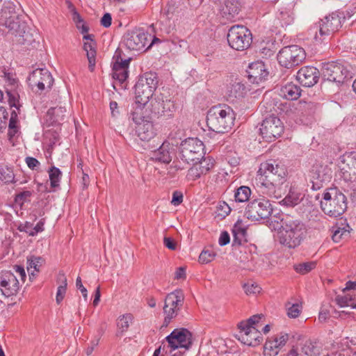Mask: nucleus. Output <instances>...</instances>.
Returning <instances> with one entry per match:
<instances>
[{"instance_id": "37998d69", "label": "nucleus", "mask_w": 356, "mask_h": 356, "mask_svg": "<svg viewBox=\"0 0 356 356\" xmlns=\"http://www.w3.org/2000/svg\"><path fill=\"white\" fill-rule=\"evenodd\" d=\"M287 315L289 318H297L301 313L302 306L298 303L286 304Z\"/></svg>"}, {"instance_id": "ddd939ff", "label": "nucleus", "mask_w": 356, "mask_h": 356, "mask_svg": "<svg viewBox=\"0 0 356 356\" xmlns=\"http://www.w3.org/2000/svg\"><path fill=\"white\" fill-rule=\"evenodd\" d=\"M259 130L263 138L271 142L281 136L284 131V125L280 119L273 113L265 118Z\"/></svg>"}, {"instance_id": "2f4dec72", "label": "nucleus", "mask_w": 356, "mask_h": 356, "mask_svg": "<svg viewBox=\"0 0 356 356\" xmlns=\"http://www.w3.org/2000/svg\"><path fill=\"white\" fill-rule=\"evenodd\" d=\"M134 317L131 314H123L118 318L117 327L118 331L116 336L121 337L125 332H127L133 322Z\"/></svg>"}, {"instance_id": "393cba45", "label": "nucleus", "mask_w": 356, "mask_h": 356, "mask_svg": "<svg viewBox=\"0 0 356 356\" xmlns=\"http://www.w3.org/2000/svg\"><path fill=\"white\" fill-rule=\"evenodd\" d=\"M147 85L142 82L137 81L135 85V99L137 106H145L149 101V98L152 97L154 90L148 88Z\"/></svg>"}, {"instance_id": "c03bdc74", "label": "nucleus", "mask_w": 356, "mask_h": 356, "mask_svg": "<svg viewBox=\"0 0 356 356\" xmlns=\"http://www.w3.org/2000/svg\"><path fill=\"white\" fill-rule=\"evenodd\" d=\"M316 264L315 261L302 263L296 266L295 270L298 273L305 275L314 269L316 267Z\"/></svg>"}, {"instance_id": "5701e85b", "label": "nucleus", "mask_w": 356, "mask_h": 356, "mask_svg": "<svg viewBox=\"0 0 356 356\" xmlns=\"http://www.w3.org/2000/svg\"><path fill=\"white\" fill-rule=\"evenodd\" d=\"M319 79V71L312 66H305L300 68L297 73V79L305 87H312Z\"/></svg>"}, {"instance_id": "0e129e2a", "label": "nucleus", "mask_w": 356, "mask_h": 356, "mask_svg": "<svg viewBox=\"0 0 356 356\" xmlns=\"http://www.w3.org/2000/svg\"><path fill=\"white\" fill-rule=\"evenodd\" d=\"M230 241V238H229V234H228L227 232L225 231V232H222L220 236V238H219V244L221 245V246H223V245H226L227 244H228Z\"/></svg>"}, {"instance_id": "f03ea898", "label": "nucleus", "mask_w": 356, "mask_h": 356, "mask_svg": "<svg viewBox=\"0 0 356 356\" xmlns=\"http://www.w3.org/2000/svg\"><path fill=\"white\" fill-rule=\"evenodd\" d=\"M0 24L8 29V33L15 37L13 40L19 44L30 46L35 40L26 23L19 19L13 3H8L1 8Z\"/></svg>"}, {"instance_id": "2eb2a0df", "label": "nucleus", "mask_w": 356, "mask_h": 356, "mask_svg": "<svg viewBox=\"0 0 356 356\" xmlns=\"http://www.w3.org/2000/svg\"><path fill=\"white\" fill-rule=\"evenodd\" d=\"M165 339L172 350L179 348L188 350L192 344V334L186 328H177L166 337Z\"/></svg>"}, {"instance_id": "f704fd0d", "label": "nucleus", "mask_w": 356, "mask_h": 356, "mask_svg": "<svg viewBox=\"0 0 356 356\" xmlns=\"http://www.w3.org/2000/svg\"><path fill=\"white\" fill-rule=\"evenodd\" d=\"M60 285L58 287L56 300L58 304H60L63 300L66 290H67V278L63 273H59Z\"/></svg>"}, {"instance_id": "680f3d73", "label": "nucleus", "mask_w": 356, "mask_h": 356, "mask_svg": "<svg viewBox=\"0 0 356 356\" xmlns=\"http://www.w3.org/2000/svg\"><path fill=\"white\" fill-rule=\"evenodd\" d=\"M76 286L78 289H79L84 298L85 300H87L88 298V293L87 289L83 286L81 279L80 277H78L76 280Z\"/></svg>"}, {"instance_id": "13d9d810", "label": "nucleus", "mask_w": 356, "mask_h": 356, "mask_svg": "<svg viewBox=\"0 0 356 356\" xmlns=\"http://www.w3.org/2000/svg\"><path fill=\"white\" fill-rule=\"evenodd\" d=\"M4 77L8 85L11 87L10 90L15 89L17 86L18 81L14 78L12 74L10 73H5Z\"/></svg>"}, {"instance_id": "4c0bfd02", "label": "nucleus", "mask_w": 356, "mask_h": 356, "mask_svg": "<svg viewBox=\"0 0 356 356\" xmlns=\"http://www.w3.org/2000/svg\"><path fill=\"white\" fill-rule=\"evenodd\" d=\"M49 177L50 179L51 186L56 188L59 186V183L61 179L62 173L59 168L56 167H51L49 171Z\"/></svg>"}, {"instance_id": "bb28decb", "label": "nucleus", "mask_w": 356, "mask_h": 356, "mask_svg": "<svg viewBox=\"0 0 356 356\" xmlns=\"http://www.w3.org/2000/svg\"><path fill=\"white\" fill-rule=\"evenodd\" d=\"M300 87L293 83H287L280 88V95L289 100H296L300 96Z\"/></svg>"}, {"instance_id": "8fccbe9b", "label": "nucleus", "mask_w": 356, "mask_h": 356, "mask_svg": "<svg viewBox=\"0 0 356 356\" xmlns=\"http://www.w3.org/2000/svg\"><path fill=\"white\" fill-rule=\"evenodd\" d=\"M246 234V230L240 227H234L233 229V244L234 245H241L242 240L245 238Z\"/></svg>"}, {"instance_id": "69168bd1", "label": "nucleus", "mask_w": 356, "mask_h": 356, "mask_svg": "<svg viewBox=\"0 0 356 356\" xmlns=\"http://www.w3.org/2000/svg\"><path fill=\"white\" fill-rule=\"evenodd\" d=\"M273 340H275V341H277L278 346H280L281 348H282L289 340V335L287 334L282 333L279 337H276Z\"/></svg>"}, {"instance_id": "473e14b6", "label": "nucleus", "mask_w": 356, "mask_h": 356, "mask_svg": "<svg viewBox=\"0 0 356 356\" xmlns=\"http://www.w3.org/2000/svg\"><path fill=\"white\" fill-rule=\"evenodd\" d=\"M96 43L95 41H86L83 44V49L86 51L87 58L89 63V69L93 71L95 65V50Z\"/></svg>"}, {"instance_id": "0eeeda50", "label": "nucleus", "mask_w": 356, "mask_h": 356, "mask_svg": "<svg viewBox=\"0 0 356 356\" xmlns=\"http://www.w3.org/2000/svg\"><path fill=\"white\" fill-rule=\"evenodd\" d=\"M204 146L197 138H189L181 143L179 157L187 163L197 162L204 158Z\"/></svg>"}, {"instance_id": "7c9ffc66", "label": "nucleus", "mask_w": 356, "mask_h": 356, "mask_svg": "<svg viewBox=\"0 0 356 356\" xmlns=\"http://www.w3.org/2000/svg\"><path fill=\"white\" fill-rule=\"evenodd\" d=\"M246 94L245 86L239 82L232 84L227 90V96L231 101L243 98Z\"/></svg>"}, {"instance_id": "79ce46f5", "label": "nucleus", "mask_w": 356, "mask_h": 356, "mask_svg": "<svg viewBox=\"0 0 356 356\" xmlns=\"http://www.w3.org/2000/svg\"><path fill=\"white\" fill-rule=\"evenodd\" d=\"M353 300V296L350 294L337 295L335 298L337 304L341 307H351V305H355V304H350V302Z\"/></svg>"}, {"instance_id": "9d476101", "label": "nucleus", "mask_w": 356, "mask_h": 356, "mask_svg": "<svg viewBox=\"0 0 356 356\" xmlns=\"http://www.w3.org/2000/svg\"><path fill=\"white\" fill-rule=\"evenodd\" d=\"M273 209L270 202L264 198L250 201L245 207L244 216L249 220H259L268 218Z\"/></svg>"}, {"instance_id": "e433bc0d", "label": "nucleus", "mask_w": 356, "mask_h": 356, "mask_svg": "<svg viewBox=\"0 0 356 356\" xmlns=\"http://www.w3.org/2000/svg\"><path fill=\"white\" fill-rule=\"evenodd\" d=\"M281 348L277 341L273 339L268 340L264 345V355L266 356H276Z\"/></svg>"}, {"instance_id": "a19ab883", "label": "nucleus", "mask_w": 356, "mask_h": 356, "mask_svg": "<svg viewBox=\"0 0 356 356\" xmlns=\"http://www.w3.org/2000/svg\"><path fill=\"white\" fill-rule=\"evenodd\" d=\"M139 82H142L143 83H145L152 90H155L157 86L158 81L156 80V75L152 73H146L143 76H141L138 81Z\"/></svg>"}, {"instance_id": "09e8293b", "label": "nucleus", "mask_w": 356, "mask_h": 356, "mask_svg": "<svg viewBox=\"0 0 356 356\" xmlns=\"http://www.w3.org/2000/svg\"><path fill=\"white\" fill-rule=\"evenodd\" d=\"M216 255L212 250H203L200 254L199 261L202 264H208L215 258Z\"/></svg>"}, {"instance_id": "ea45409f", "label": "nucleus", "mask_w": 356, "mask_h": 356, "mask_svg": "<svg viewBox=\"0 0 356 356\" xmlns=\"http://www.w3.org/2000/svg\"><path fill=\"white\" fill-rule=\"evenodd\" d=\"M66 113L67 109L65 106L51 108L48 111V114L54 116L53 121L55 122H59V121L63 120Z\"/></svg>"}, {"instance_id": "a211bd4d", "label": "nucleus", "mask_w": 356, "mask_h": 356, "mask_svg": "<svg viewBox=\"0 0 356 356\" xmlns=\"http://www.w3.org/2000/svg\"><path fill=\"white\" fill-rule=\"evenodd\" d=\"M19 289V281L17 275L10 270L0 273V290L6 296L16 295Z\"/></svg>"}, {"instance_id": "cd10ccee", "label": "nucleus", "mask_w": 356, "mask_h": 356, "mask_svg": "<svg viewBox=\"0 0 356 356\" xmlns=\"http://www.w3.org/2000/svg\"><path fill=\"white\" fill-rule=\"evenodd\" d=\"M239 12V3L237 0H225L221 9L222 17L232 20Z\"/></svg>"}, {"instance_id": "39448f33", "label": "nucleus", "mask_w": 356, "mask_h": 356, "mask_svg": "<svg viewBox=\"0 0 356 356\" xmlns=\"http://www.w3.org/2000/svg\"><path fill=\"white\" fill-rule=\"evenodd\" d=\"M321 207L325 214L331 217H339L347 209L346 197L337 188H330L323 193Z\"/></svg>"}, {"instance_id": "f8f14e48", "label": "nucleus", "mask_w": 356, "mask_h": 356, "mask_svg": "<svg viewBox=\"0 0 356 356\" xmlns=\"http://www.w3.org/2000/svg\"><path fill=\"white\" fill-rule=\"evenodd\" d=\"M152 113L162 120H168L174 115L175 104L163 94L155 95L150 102Z\"/></svg>"}, {"instance_id": "6e6d98bb", "label": "nucleus", "mask_w": 356, "mask_h": 356, "mask_svg": "<svg viewBox=\"0 0 356 356\" xmlns=\"http://www.w3.org/2000/svg\"><path fill=\"white\" fill-rule=\"evenodd\" d=\"M100 337H101V334H99L98 337H97L95 339L92 340L90 343V344L88 345V346L87 347V348L86 349V354L89 356L90 355L93 350H94V348L98 346L99 344V340H100Z\"/></svg>"}, {"instance_id": "58836bf2", "label": "nucleus", "mask_w": 356, "mask_h": 356, "mask_svg": "<svg viewBox=\"0 0 356 356\" xmlns=\"http://www.w3.org/2000/svg\"><path fill=\"white\" fill-rule=\"evenodd\" d=\"M275 106V101L267 95H265L259 105V108L261 112L266 113H272L276 111Z\"/></svg>"}, {"instance_id": "dca6fc26", "label": "nucleus", "mask_w": 356, "mask_h": 356, "mask_svg": "<svg viewBox=\"0 0 356 356\" xmlns=\"http://www.w3.org/2000/svg\"><path fill=\"white\" fill-rule=\"evenodd\" d=\"M28 81L32 89L37 87L38 90L42 91L51 87L54 79L47 69H36L29 75Z\"/></svg>"}, {"instance_id": "a18cd8bd", "label": "nucleus", "mask_w": 356, "mask_h": 356, "mask_svg": "<svg viewBox=\"0 0 356 356\" xmlns=\"http://www.w3.org/2000/svg\"><path fill=\"white\" fill-rule=\"evenodd\" d=\"M14 179V173L10 168H0V180L5 183H10Z\"/></svg>"}, {"instance_id": "6ab92c4d", "label": "nucleus", "mask_w": 356, "mask_h": 356, "mask_svg": "<svg viewBox=\"0 0 356 356\" xmlns=\"http://www.w3.org/2000/svg\"><path fill=\"white\" fill-rule=\"evenodd\" d=\"M310 181L312 184V188L317 191L323 187L324 183L329 182L332 178V172L326 166H313L309 172Z\"/></svg>"}, {"instance_id": "1a4fd4ad", "label": "nucleus", "mask_w": 356, "mask_h": 356, "mask_svg": "<svg viewBox=\"0 0 356 356\" xmlns=\"http://www.w3.org/2000/svg\"><path fill=\"white\" fill-rule=\"evenodd\" d=\"M306 57L305 50L297 46L291 45L283 47L277 54V60L280 65L291 68L300 65Z\"/></svg>"}, {"instance_id": "aec40b11", "label": "nucleus", "mask_w": 356, "mask_h": 356, "mask_svg": "<svg viewBox=\"0 0 356 356\" xmlns=\"http://www.w3.org/2000/svg\"><path fill=\"white\" fill-rule=\"evenodd\" d=\"M148 35L141 30H135L128 32L124 35L125 46L132 51L143 50L147 42Z\"/></svg>"}, {"instance_id": "f257e3e1", "label": "nucleus", "mask_w": 356, "mask_h": 356, "mask_svg": "<svg viewBox=\"0 0 356 356\" xmlns=\"http://www.w3.org/2000/svg\"><path fill=\"white\" fill-rule=\"evenodd\" d=\"M287 170L284 165L275 160H268L260 164L255 184L270 195L280 196L288 187Z\"/></svg>"}, {"instance_id": "7ed1b4c3", "label": "nucleus", "mask_w": 356, "mask_h": 356, "mask_svg": "<svg viewBox=\"0 0 356 356\" xmlns=\"http://www.w3.org/2000/svg\"><path fill=\"white\" fill-rule=\"evenodd\" d=\"M280 223L277 233L280 243L289 248L300 245L306 236L304 223L290 216L282 218Z\"/></svg>"}, {"instance_id": "c85d7f7f", "label": "nucleus", "mask_w": 356, "mask_h": 356, "mask_svg": "<svg viewBox=\"0 0 356 356\" xmlns=\"http://www.w3.org/2000/svg\"><path fill=\"white\" fill-rule=\"evenodd\" d=\"M152 159L164 163H170L172 156L169 152V145L163 143L159 149L153 152Z\"/></svg>"}, {"instance_id": "c756f323", "label": "nucleus", "mask_w": 356, "mask_h": 356, "mask_svg": "<svg viewBox=\"0 0 356 356\" xmlns=\"http://www.w3.org/2000/svg\"><path fill=\"white\" fill-rule=\"evenodd\" d=\"M302 199V195L299 190L291 187L287 195L281 201L282 204L287 207H294L297 205Z\"/></svg>"}, {"instance_id": "20e7f679", "label": "nucleus", "mask_w": 356, "mask_h": 356, "mask_svg": "<svg viewBox=\"0 0 356 356\" xmlns=\"http://www.w3.org/2000/svg\"><path fill=\"white\" fill-rule=\"evenodd\" d=\"M234 120L235 113L233 109L226 104L211 107L207 115V126L216 133L228 132L234 125Z\"/></svg>"}, {"instance_id": "4468645a", "label": "nucleus", "mask_w": 356, "mask_h": 356, "mask_svg": "<svg viewBox=\"0 0 356 356\" xmlns=\"http://www.w3.org/2000/svg\"><path fill=\"white\" fill-rule=\"evenodd\" d=\"M113 78L117 81L122 88H125L126 81L129 76V66L131 59H122L120 51H116L113 57Z\"/></svg>"}, {"instance_id": "423d86ee", "label": "nucleus", "mask_w": 356, "mask_h": 356, "mask_svg": "<svg viewBox=\"0 0 356 356\" xmlns=\"http://www.w3.org/2000/svg\"><path fill=\"white\" fill-rule=\"evenodd\" d=\"M131 118L136 124V133L141 140L149 141L156 136L153 123L149 116L144 115L143 107L136 106L131 113Z\"/></svg>"}, {"instance_id": "a878e982", "label": "nucleus", "mask_w": 356, "mask_h": 356, "mask_svg": "<svg viewBox=\"0 0 356 356\" xmlns=\"http://www.w3.org/2000/svg\"><path fill=\"white\" fill-rule=\"evenodd\" d=\"M193 166L189 170V175L194 179L200 178L202 175L207 173L213 166L209 159L203 158L192 163Z\"/></svg>"}, {"instance_id": "052dcab7", "label": "nucleus", "mask_w": 356, "mask_h": 356, "mask_svg": "<svg viewBox=\"0 0 356 356\" xmlns=\"http://www.w3.org/2000/svg\"><path fill=\"white\" fill-rule=\"evenodd\" d=\"M13 270L15 273L20 277L21 281L24 282L26 277L24 267L16 265L13 266Z\"/></svg>"}, {"instance_id": "3c124183", "label": "nucleus", "mask_w": 356, "mask_h": 356, "mask_svg": "<svg viewBox=\"0 0 356 356\" xmlns=\"http://www.w3.org/2000/svg\"><path fill=\"white\" fill-rule=\"evenodd\" d=\"M243 289L248 295L257 294L261 291V288L256 283L248 282L244 284Z\"/></svg>"}, {"instance_id": "774afa93", "label": "nucleus", "mask_w": 356, "mask_h": 356, "mask_svg": "<svg viewBox=\"0 0 356 356\" xmlns=\"http://www.w3.org/2000/svg\"><path fill=\"white\" fill-rule=\"evenodd\" d=\"M164 245L170 250H175L177 248L176 242L170 237H165L163 239Z\"/></svg>"}, {"instance_id": "864d4df0", "label": "nucleus", "mask_w": 356, "mask_h": 356, "mask_svg": "<svg viewBox=\"0 0 356 356\" xmlns=\"http://www.w3.org/2000/svg\"><path fill=\"white\" fill-rule=\"evenodd\" d=\"M32 193L29 191H24L16 195L15 201L19 204H23L25 202L29 200Z\"/></svg>"}, {"instance_id": "f3484780", "label": "nucleus", "mask_w": 356, "mask_h": 356, "mask_svg": "<svg viewBox=\"0 0 356 356\" xmlns=\"http://www.w3.org/2000/svg\"><path fill=\"white\" fill-rule=\"evenodd\" d=\"M348 71L340 63L330 62L323 64L321 74L324 79L331 82L343 83Z\"/></svg>"}, {"instance_id": "4be33fe9", "label": "nucleus", "mask_w": 356, "mask_h": 356, "mask_svg": "<svg viewBox=\"0 0 356 356\" xmlns=\"http://www.w3.org/2000/svg\"><path fill=\"white\" fill-rule=\"evenodd\" d=\"M240 331L238 339L243 343L249 346H257L261 341L262 336L257 327H238Z\"/></svg>"}, {"instance_id": "4d7b16f0", "label": "nucleus", "mask_w": 356, "mask_h": 356, "mask_svg": "<svg viewBox=\"0 0 356 356\" xmlns=\"http://www.w3.org/2000/svg\"><path fill=\"white\" fill-rule=\"evenodd\" d=\"M183 202V194L180 191H175L172 193L171 204L174 206L179 205Z\"/></svg>"}, {"instance_id": "72a5a7b5", "label": "nucleus", "mask_w": 356, "mask_h": 356, "mask_svg": "<svg viewBox=\"0 0 356 356\" xmlns=\"http://www.w3.org/2000/svg\"><path fill=\"white\" fill-rule=\"evenodd\" d=\"M277 18L282 26H288L293 21V17L290 9L282 8L277 13Z\"/></svg>"}, {"instance_id": "de8ad7c7", "label": "nucleus", "mask_w": 356, "mask_h": 356, "mask_svg": "<svg viewBox=\"0 0 356 356\" xmlns=\"http://www.w3.org/2000/svg\"><path fill=\"white\" fill-rule=\"evenodd\" d=\"M264 318L262 314L254 315L246 321H242L238 324V327H244L245 325L247 327H256L257 323Z\"/></svg>"}, {"instance_id": "e2e57ef3", "label": "nucleus", "mask_w": 356, "mask_h": 356, "mask_svg": "<svg viewBox=\"0 0 356 356\" xmlns=\"http://www.w3.org/2000/svg\"><path fill=\"white\" fill-rule=\"evenodd\" d=\"M112 17L110 13H105L101 19V25L108 28L111 25Z\"/></svg>"}, {"instance_id": "49530a36", "label": "nucleus", "mask_w": 356, "mask_h": 356, "mask_svg": "<svg viewBox=\"0 0 356 356\" xmlns=\"http://www.w3.org/2000/svg\"><path fill=\"white\" fill-rule=\"evenodd\" d=\"M44 259L40 257H31L27 259V269L29 270L31 268H33L35 271H39V267L42 265Z\"/></svg>"}, {"instance_id": "5fc2aeb1", "label": "nucleus", "mask_w": 356, "mask_h": 356, "mask_svg": "<svg viewBox=\"0 0 356 356\" xmlns=\"http://www.w3.org/2000/svg\"><path fill=\"white\" fill-rule=\"evenodd\" d=\"M8 113L4 107H0V131L6 128Z\"/></svg>"}, {"instance_id": "b1692460", "label": "nucleus", "mask_w": 356, "mask_h": 356, "mask_svg": "<svg viewBox=\"0 0 356 356\" xmlns=\"http://www.w3.org/2000/svg\"><path fill=\"white\" fill-rule=\"evenodd\" d=\"M248 78L250 82L259 84L265 81L268 75L263 62L252 63L247 70Z\"/></svg>"}, {"instance_id": "9b49d317", "label": "nucleus", "mask_w": 356, "mask_h": 356, "mask_svg": "<svg viewBox=\"0 0 356 356\" xmlns=\"http://www.w3.org/2000/svg\"><path fill=\"white\" fill-rule=\"evenodd\" d=\"M184 301V296L181 290H175L166 296L163 306L164 323L165 325H168L170 321L177 316Z\"/></svg>"}, {"instance_id": "6e6552de", "label": "nucleus", "mask_w": 356, "mask_h": 356, "mask_svg": "<svg viewBox=\"0 0 356 356\" xmlns=\"http://www.w3.org/2000/svg\"><path fill=\"white\" fill-rule=\"evenodd\" d=\"M227 41L232 49L243 51L250 47L252 42V34L245 26L235 25L229 30Z\"/></svg>"}, {"instance_id": "412c9836", "label": "nucleus", "mask_w": 356, "mask_h": 356, "mask_svg": "<svg viewBox=\"0 0 356 356\" xmlns=\"http://www.w3.org/2000/svg\"><path fill=\"white\" fill-rule=\"evenodd\" d=\"M341 20L339 16L332 15L325 17L324 19L314 26V29L318 30L321 37L328 36L337 31L341 28Z\"/></svg>"}, {"instance_id": "603ef678", "label": "nucleus", "mask_w": 356, "mask_h": 356, "mask_svg": "<svg viewBox=\"0 0 356 356\" xmlns=\"http://www.w3.org/2000/svg\"><path fill=\"white\" fill-rule=\"evenodd\" d=\"M301 353L307 356H312L315 354V347L310 341H307L301 348Z\"/></svg>"}, {"instance_id": "c9c22d12", "label": "nucleus", "mask_w": 356, "mask_h": 356, "mask_svg": "<svg viewBox=\"0 0 356 356\" xmlns=\"http://www.w3.org/2000/svg\"><path fill=\"white\" fill-rule=\"evenodd\" d=\"M250 195V188L245 186H241L236 189L234 193V198L236 202H245L249 200Z\"/></svg>"}, {"instance_id": "bf43d9fd", "label": "nucleus", "mask_w": 356, "mask_h": 356, "mask_svg": "<svg viewBox=\"0 0 356 356\" xmlns=\"http://www.w3.org/2000/svg\"><path fill=\"white\" fill-rule=\"evenodd\" d=\"M18 229L20 232H24L30 236V233H33V224L29 222H26L23 224H20L18 227Z\"/></svg>"}, {"instance_id": "338daca9", "label": "nucleus", "mask_w": 356, "mask_h": 356, "mask_svg": "<svg viewBox=\"0 0 356 356\" xmlns=\"http://www.w3.org/2000/svg\"><path fill=\"white\" fill-rule=\"evenodd\" d=\"M17 115L15 111L11 113L10 118L8 123V129H17Z\"/></svg>"}]
</instances>
